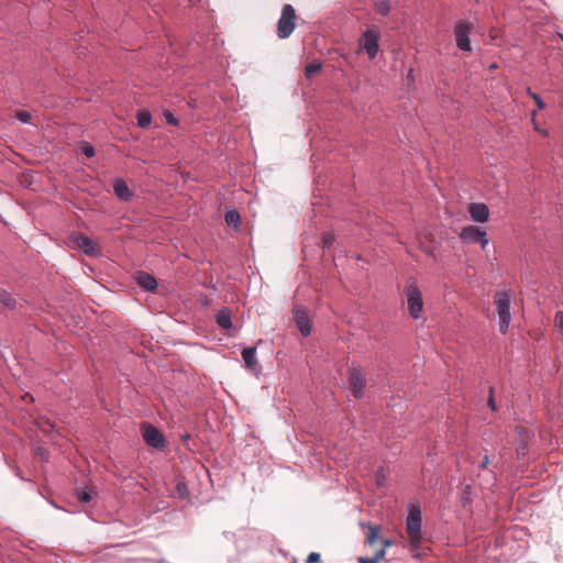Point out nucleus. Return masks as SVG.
I'll return each instance as SVG.
<instances>
[{"mask_svg": "<svg viewBox=\"0 0 563 563\" xmlns=\"http://www.w3.org/2000/svg\"><path fill=\"white\" fill-rule=\"evenodd\" d=\"M422 514L419 504H410L408 506V515L406 518V530L409 536L410 547L417 550L422 540L421 533Z\"/></svg>", "mask_w": 563, "mask_h": 563, "instance_id": "1", "label": "nucleus"}, {"mask_svg": "<svg viewBox=\"0 0 563 563\" xmlns=\"http://www.w3.org/2000/svg\"><path fill=\"white\" fill-rule=\"evenodd\" d=\"M511 297L510 289L497 291L494 296V305L498 316L499 331L506 334L511 321Z\"/></svg>", "mask_w": 563, "mask_h": 563, "instance_id": "2", "label": "nucleus"}, {"mask_svg": "<svg viewBox=\"0 0 563 563\" xmlns=\"http://www.w3.org/2000/svg\"><path fill=\"white\" fill-rule=\"evenodd\" d=\"M296 26V12L291 4H285L277 23V35L279 38H287Z\"/></svg>", "mask_w": 563, "mask_h": 563, "instance_id": "3", "label": "nucleus"}, {"mask_svg": "<svg viewBox=\"0 0 563 563\" xmlns=\"http://www.w3.org/2000/svg\"><path fill=\"white\" fill-rule=\"evenodd\" d=\"M407 305L410 316L417 320L421 317L423 310L422 294L419 288L413 284H407L405 288Z\"/></svg>", "mask_w": 563, "mask_h": 563, "instance_id": "4", "label": "nucleus"}, {"mask_svg": "<svg viewBox=\"0 0 563 563\" xmlns=\"http://www.w3.org/2000/svg\"><path fill=\"white\" fill-rule=\"evenodd\" d=\"M459 236L466 244L479 243L483 250H485L489 243L486 231L474 225L464 227Z\"/></svg>", "mask_w": 563, "mask_h": 563, "instance_id": "5", "label": "nucleus"}, {"mask_svg": "<svg viewBox=\"0 0 563 563\" xmlns=\"http://www.w3.org/2000/svg\"><path fill=\"white\" fill-rule=\"evenodd\" d=\"M473 25L465 21H459L454 25V34L456 40V46L463 52H470L471 47V30Z\"/></svg>", "mask_w": 563, "mask_h": 563, "instance_id": "6", "label": "nucleus"}, {"mask_svg": "<svg viewBox=\"0 0 563 563\" xmlns=\"http://www.w3.org/2000/svg\"><path fill=\"white\" fill-rule=\"evenodd\" d=\"M142 435L144 441L152 448L162 450L166 445L163 433L151 423L142 424Z\"/></svg>", "mask_w": 563, "mask_h": 563, "instance_id": "7", "label": "nucleus"}, {"mask_svg": "<svg viewBox=\"0 0 563 563\" xmlns=\"http://www.w3.org/2000/svg\"><path fill=\"white\" fill-rule=\"evenodd\" d=\"M360 46L371 59L375 58L379 49V33L374 30H367L360 40Z\"/></svg>", "mask_w": 563, "mask_h": 563, "instance_id": "8", "label": "nucleus"}, {"mask_svg": "<svg viewBox=\"0 0 563 563\" xmlns=\"http://www.w3.org/2000/svg\"><path fill=\"white\" fill-rule=\"evenodd\" d=\"M294 318L298 330L303 336L310 335L312 331V324L309 319L308 310L302 305H296L292 308Z\"/></svg>", "mask_w": 563, "mask_h": 563, "instance_id": "9", "label": "nucleus"}, {"mask_svg": "<svg viewBox=\"0 0 563 563\" xmlns=\"http://www.w3.org/2000/svg\"><path fill=\"white\" fill-rule=\"evenodd\" d=\"M349 383H350L353 396L356 399L363 398L364 387H365V375L361 367H352L350 369Z\"/></svg>", "mask_w": 563, "mask_h": 563, "instance_id": "10", "label": "nucleus"}, {"mask_svg": "<svg viewBox=\"0 0 563 563\" xmlns=\"http://www.w3.org/2000/svg\"><path fill=\"white\" fill-rule=\"evenodd\" d=\"M241 355H242V358H243L245 366L249 371H251L255 375H258L262 373V366L257 361L255 346L243 349Z\"/></svg>", "mask_w": 563, "mask_h": 563, "instance_id": "11", "label": "nucleus"}, {"mask_svg": "<svg viewBox=\"0 0 563 563\" xmlns=\"http://www.w3.org/2000/svg\"><path fill=\"white\" fill-rule=\"evenodd\" d=\"M468 213L474 222H486L489 218V209L483 202H473L468 206Z\"/></svg>", "mask_w": 563, "mask_h": 563, "instance_id": "12", "label": "nucleus"}, {"mask_svg": "<svg viewBox=\"0 0 563 563\" xmlns=\"http://www.w3.org/2000/svg\"><path fill=\"white\" fill-rule=\"evenodd\" d=\"M113 191L115 196L122 201H129L132 197V191L130 190L128 184L121 178L114 180Z\"/></svg>", "mask_w": 563, "mask_h": 563, "instance_id": "13", "label": "nucleus"}, {"mask_svg": "<svg viewBox=\"0 0 563 563\" xmlns=\"http://www.w3.org/2000/svg\"><path fill=\"white\" fill-rule=\"evenodd\" d=\"M136 280L139 285L147 291H154L158 286L156 279L145 272H139Z\"/></svg>", "mask_w": 563, "mask_h": 563, "instance_id": "14", "label": "nucleus"}, {"mask_svg": "<svg viewBox=\"0 0 563 563\" xmlns=\"http://www.w3.org/2000/svg\"><path fill=\"white\" fill-rule=\"evenodd\" d=\"M231 317V310L227 307H223L218 311L216 316V321L220 328L224 330H230L233 327Z\"/></svg>", "mask_w": 563, "mask_h": 563, "instance_id": "15", "label": "nucleus"}, {"mask_svg": "<svg viewBox=\"0 0 563 563\" xmlns=\"http://www.w3.org/2000/svg\"><path fill=\"white\" fill-rule=\"evenodd\" d=\"M74 241L77 243V245H79L80 247L84 249L86 254H88V255L97 254L96 245L90 238H88L84 234H78L74 238Z\"/></svg>", "mask_w": 563, "mask_h": 563, "instance_id": "16", "label": "nucleus"}, {"mask_svg": "<svg viewBox=\"0 0 563 563\" xmlns=\"http://www.w3.org/2000/svg\"><path fill=\"white\" fill-rule=\"evenodd\" d=\"M225 222L229 227L238 229L241 224V216L236 210H229L225 213Z\"/></svg>", "mask_w": 563, "mask_h": 563, "instance_id": "17", "label": "nucleus"}, {"mask_svg": "<svg viewBox=\"0 0 563 563\" xmlns=\"http://www.w3.org/2000/svg\"><path fill=\"white\" fill-rule=\"evenodd\" d=\"M136 119H137V125L140 128L145 129V128H148L151 125L152 115L147 111H140V112H137Z\"/></svg>", "mask_w": 563, "mask_h": 563, "instance_id": "18", "label": "nucleus"}, {"mask_svg": "<svg viewBox=\"0 0 563 563\" xmlns=\"http://www.w3.org/2000/svg\"><path fill=\"white\" fill-rule=\"evenodd\" d=\"M0 303H2L4 307H8L10 309L15 308L14 298L11 296L10 292H8L5 290H0Z\"/></svg>", "mask_w": 563, "mask_h": 563, "instance_id": "19", "label": "nucleus"}, {"mask_svg": "<svg viewBox=\"0 0 563 563\" xmlns=\"http://www.w3.org/2000/svg\"><path fill=\"white\" fill-rule=\"evenodd\" d=\"M322 68V63L318 59L312 60L305 67L306 77H311L313 74L320 71Z\"/></svg>", "mask_w": 563, "mask_h": 563, "instance_id": "20", "label": "nucleus"}, {"mask_svg": "<svg viewBox=\"0 0 563 563\" xmlns=\"http://www.w3.org/2000/svg\"><path fill=\"white\" fill-rule=\"evenodd\" d=\"M375 8L379 14L387 15L391 10V4L389 0H376Z\"/></svg>", "mask_w": 563, "mask_h": 563, "instance_id": "21", "label": "nucleus"}, {"mask_svg": "<svg viewBox=\"0 0 563 563\" xmlns=\"http://www.w3.org/2000/svg\"><path fill=\"white\" fill-rule=\"evenodd\" d=\"M77 497L81 503L88 504L93 498V492L88 487L78 489Z\"/></svg>", "mask_w": 563, "mask_h": 563, "instance_id": "22", "label": "nucleus"}, {"mask_svg": "<svg viewBox=\"0 0 563 563\" xmlns=\"http://www.w3.org/2000/svg\"><path fill=\"white\" fill-rule=\"evenodd\" d=\"M384 556L385 549H380L371 558H358V563H378Z\"/></svg>", "mask_w": 563, "mask_h": 563, "instance_id": "23", "label": "nucleus"}, {"mask_svg": "<svg viewBox=\"0 0 563 563\" xmlns=\"http://www.w3.org/2000/svg\"><path fill=\"white\" fill-rule=\"evenodd\" d=\"M528 95L534 100L539 110H542L545 108V103L541 99V97L538 93L532 92L530 88L528 89Z\"/></svg>", "mask_w": 563, "mask_h": 563, "instance_id": "24", "label": "nucleus"}, {"mask_svg": "<svg viewBox=\"0 0 563 563\" xmlns=\"http://www.w3.org/2000/svg\"><path fill=\"white\" fill-rule=\"evenodd\" d=\"M377 534H378V528L374 527V526H369L368 534H367V542L369 544H373L375 542V540L377 539Z\"/></svg>", "mask_w": 563, "mask_h": 563, "instance_id": "25", "label": "nucleus"}, {"mask_svg": "<svg viewBox=\"0 0 563 563\" xmlns=\"http://www.w3.org/2000/svg\"><path fill=\"white\" fill-rule=\"evenodd\" d=\"M177 493L181 498H186L189 496V490L187 488V485L185 483H178L177 484Z\"/></svg>", "mask_w": 563, "mask_h": 563, "instance_id": "26", "label": "nucleus"}, {"mask_svg": "<svg viewBox=\"0 0 563 563\" xmlns=\"http://www.w3.org/2000/svg\"><path fill=\"white\" fill-rule=\"evenodd\" d=\"M81 153L86 156V157H92L95 155V148L92 145L90 144H85L82 147H81Z\"/></svg>", "mask_w": 563, "mask_h": 563, "instance_id": "27", "label": "nucleus"}, {"mask_svg": "<svg viewBox=\"0 0 563 563\" xmlns=\"http://www.w3.org/2000/svg\"><path fill=\"white\" fill-rule=\"evenodd\" d=\"M555 327L563 329V311H556L554 316Z\"/></svg>", "mask_w": 563, "mask_h": 563, "instance_id": "28", "label": "nucleus"}, {"mask_svg": "<svg viewBox=\"0 0 563 563\" xmlns=\"http://www.w3.org/2000/svg\"><path fill=\"white\" fill-rule=\"evenodd\" d=\"M333 241H334V238L332 234H330V233L324 234L323 239H322L323 247L329 249L332 245Z\"/></svg>", "mask_w": 563, "mask_h": 563, "instance_id": "29", "label": "nucleus"}, {"mask_svg": "<svg viewBox=\"0 0 563 563\" xmlns=\"http://www.w3.org/2000/svg\"><path fill=\"white\" fill-rule=\"evenodd\" d=\"M16 118L19 119V121H21L22 123H27L30 120H31V115L29 112H25V111H20L18 112L16 114Z\"/></svg>", "mask_w": 563, "mask_h": 563, "instance_id": "30", "label": "nucleus"}, {"mask_svg": "<svg viewBox=\"0 0 563 563\" xmlns=\"http://www.w3.org/2000/svg\"><path fill=\"white\" fill-rule=\"evenodd\" d=\"M319 561H320V554L317 552H311L308 555L306 563H318Z\"/></svg>", "mask_w": 563, "mask_h": 563, "instance_id": "31", "label": "nucleus"}, {"mask_svg": "<svg viewBox=\"0 0 563 563\" xmlns=\"http://www.w3.org/2000/svg\"><path fill=\"white\" fill-rule=\"evenodd\" d=\"M165 118H166L167 123H169V124H176L177 123L176 118L170 112H166L165 113Z\"/></svg>", "mask_w": 563, "mask_h": 563, "instance_id": "32", "label": "nucleus"}, {"mask_svg": "<svg viewBox=\"0 0 563 563\" xmlns=\"http://www.w3.org/2000/svg\"><path fill=\"white\" fill-rule=\"evenodd\" d=\"M492 394H493V388H490V397L488 399V405L492 408V410H496V405H495V401H494V398H493Z\"/></svg>", "mask_w": 563, "mask_h": 563, "instance_id": "33", "label": "nucleus"}, {"mask_svg": "<svg viewBox=\"0 0 563 563\" xmlns=\"http://www.w3.org/2000/svg\"><path fill=\"white\" fill-rule=\"evenodd\" d=\"M489 464L488 455H485L482 463L479 464V467L485 468Z\"/></svg>", "mask_w": 563, "mask_h": 563, "instance_id": "34", "label": "nucleus"}, {"mask_svg": "<svg viewBox=\"0 0 563 563\" xmlns=\"http://www.w3.org/2000/svg\"><path fill=\"white\" fill-rule=\"evenodd\" d=\"M382 543H383V548H382V549H385V550H386V548H387V547H390V545L393 544V541H391V540H388V539H384V540L382 541Z\"/></svg>", "mask_w": 563, "mask_h": 563, "instance_id": "35", "label": "nucleus"}, {"mask_svg": "<svg viewBox=\"0 0 563 563\" xmlns=\"http://www.w3.org/2000/svg\"><path fill=\"white\" fill-rule=\"evenodd\" d=\"M525 451H526V445H521V446H519V448L517 449L518 454H522V455H523V454H525Z\"/></svg>", "mask_w": 563, "mask_h": 563, "instance_id": "36", "label": "nucleus"}, {"mask_svg": "<svg viewBox=\"0 0 563 563\" xmlns=\"http://www.w3.org/2000/svg\"><path fill=\"white\" fill-rule=\"evenodd\" d=\"M408 79H413V70L412 69H409L408 71V75H407Z\"/></svg>", "mask_w": 563, "mask_h": 563, "instance_id": "37", "label": "nucleus"}, {"mask_svg": "<svg viewBox=\"0 0 563 563\" xmlns=\"http://www.w3.org/2000/svg\"><path fill=\"white\" fill-rule=\"evenodd\" d=\"M470 492H471V486H470V485H467V486L465 487V493H470Z\"/></svg>", "mask_w": 563, "mask_h": 563, "instance_id": "38", "label": "nucleus"}, {"mask_svg": "<svg viewBox=\"0 0 563 563\" xmlns=\"http://www.w3.org/2000/svg\"><path fill=\"white\" fill-rule=\"evenodd\" d=\"M497 67L496 64H493L492 66H489L490 69H495Z\"/></svg>", "mask_w": 563, "mask_h": 563, "instance_id": "39", "label": "nucleus"}, {"mask_svg": "<svg viewBox=\"0 0 563 563\" xmlns=\"http://www.w3.org/2000/svg\"><path fill=\"white\" fill-rule=\"evenodd\" d=\"M37 450H38L40 454L44 455V453H43L41 448H38Z\"/></svg>", "mask_w": 563, "mask_h": 563, "instance_id": "40", "label": "nucleus"}, {"mask_svg": "<svg viewBox=\"0 0 563 563\" xmlns=\"http://www.w3.org/2000/svg\"><path fill=\"white\" fill-rule=\"evenodd\" d=\"M536 111L532 112V120H534Z\"/></svg>", "mask_w": 563, "mask_h": 563, "instance_id": "41", "label": "nucleus"}, {"mask_svg": "<svg viewBox=\"0 0 563 563\" xmlns=\"http://www.w3.org/2000/svg\"><path fill=\"white\" fill-rule=\"evenodd\" d=\"M559 35H560V38H561V40H562V42H563V34H559Z\"/></svg>", "mask_w": 563, "mask_h": 563, "instance_id": "42", "label": "nucleus"}]
</instances>
